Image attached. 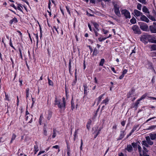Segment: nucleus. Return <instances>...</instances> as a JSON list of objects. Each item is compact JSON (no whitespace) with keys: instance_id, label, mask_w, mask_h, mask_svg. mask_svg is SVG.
Instances as JSON below:
<instances>
[{"instance_id":"obj_1","label":"nucleus","mask_w":156,"mask_h":156,"mask_svg":"<svg viewBox=\"0 0 156 156\" xmlns=\"http://www.w3.org/2000/svg\"><path fill=\"white\" fill-rule=\"evenodd\" d=\"M54 105H57L58 108L62 110H64L66 108V102L65 99L64 97L62 98V101L61 102V100L58 99L57 97H55L54 101Z\"/></svg>"},{"instance_id":"obj_2","label":"nucleus","mask_w":156,"mask_h":156,"mask_svg":"<svg viewBox=\"0 0 156 156\" xmlns=\"http://www.w3.org/2000/svg\"><path fill=\"white\" fill-rule=\"evenodd\" d=\"M121 14L122 15L125 17L126 19H130L131 15L130 12L127 10L124 9L121 11Z\"/></svg>"},{"instance_id":"obj_3","label":"nucleus","mask_w":156,"mask_h":156,"mask_svg":"<svg viewBox=\"0 0 156 156\" xmlns=\"http://www.w3.org/2000/svg\"><path fill=\"white\" fill-rule=\"evenodd\" d=\"M114 9L116 15L120 17L121 16V14L119 10V5L115 3H113Z\"/></svg>"},{"instance_id":"obj_4","label":"nucleus","mask_w":156,"mask_h":156,"mask_svg":"<svg viewBox=\"0 0 156 156\" xmlns=\"http://www.w3.org/2000/svg\"><path fill=\"white\" fill-rule=\"evenodd\" d=\"M140 28L143 31H147L148 30V26L147 25L144 23L140 22L139 23Z\"/></svg>"},{"instance_id":"obj_5","label":"nucleus","mask_w":156,"mask_h":156,"mask_svg":"<svg viewBox=\"0 0 156 156\" xmlns=\"http://www.w3.org/2000/svg\"><path fill=\"white\" fill-rule=\"evenodd\" d=\"M153 37V35H150L146 33L142 36L141 39L146 41H149V40L152 38Z\"/></svg>"},{"instance_id":"obj_6","label":"nucleus","mask_w":156,"mask_h":156,"mask_svg":"<svg viewBox=\"0 0 156 156\" xmlns=\"http://www.w3.org/2000/svg\"><path fill=\"white\" fill-rule=\"evenodd\" d=\"M132 29L134 31V33L136 34H140V29L137 25H134Z\"/></svg>"},{"instance_id":"obj_7","label":"nucleus","mask_w":156,"mask_h":156,"mask_svg":"<svg viewBox=\"0 0 156 156\" xmlns=\"http://www.w3.org/2000/svg\"><path fill=\"white\" fill-rule=\"evenodd\" d=\"M98 127L97 126H96L94 127L93 128V129H94L96 130V132H94V133H95L96 134V135L95 136L94 138H96L97 136L99 134L100 132L101 131V128H100L98 129Z\"/></svg>"},{"instance_id":"obj_8","label":"nucleus","mask_w":156,"mask_h":156,"mask_svg":"<svg viewBox=\"0 0 156 156\" xmlns=\"http://www.w3.org/2000/svg\"><path fill=\"white\" fill-rule=\"evenodd\" d=\"M140 20L143 21L147 23H148L149 21V20L143 14L141 16L140 18Z\"/></svg>"},{"instance_id":"obj_9","label":"nucleus","mask_w":156,"mask_h":156,"mask_svg":"<svg viewBox=\"0 0 156 156\" xmlns=\"http://www.w3.org/2000/svg\"><path fill=\"white\" fill-rule=\"evenodd\" d=\"M145 138L148 145H152L153 144V142L151 140V139L150 138L149 136H147L145 137Z\"/></svg>"},{"instance_id":"obj_10","label":"nucleus","mask_w":156,"mask_h":156,"mask_svg":"<svg viewBox=\"0 0 156 156\" xmlns=\"http://www.w3.org/2000/svg\"><path fill=\"white\" fill-rule=\"evenodd\" d=\"M150 30L152 33H156V28L153 25L149 26Z\"/></svg>"},{"instance_id":"obj_11","label":"nucleus","mask_w":156,"mask_h":156,"mask_svg":"<svg viewBox=\"0 0 156 156\" xmlns=\"http://www.w3.org/2000/svg\"><path fill=\"white\" fill-rule=\"evenodd\" d=\"M125 131H120V135L119 137V139L121 140L126 135Z\"/></svg>"},{"instance_id":"obj_12","label":"nucleus","mask_w":156,"mask_h":156,"mask_svg":"<svg viewBox=\"0 0 156 156\" xmlns=\"http://www.w3.org/2000/svg\"><path fill=\"white\" fill-rule=\"evenodd\" d=\"M134 12L135 15L137 16H141L143 14L141 12L136 9L134 10Z\"/></svg>"},{"instance_id":"obj_13","label":"nucleus","mask_w":156,"mask_h":156,"mask_svg":"<svg viewBox=\"0 0 156 156\" xmlns=\"http://www.w3.org/2000/svg\"><path fill=\"white\" fill-rule=\"evenodd\" d=\"M26 120H27L28 119H30V120L29 121V122L31 123L32 122L33 115L31 114H29V115H26Z\"/></svg>"},{"instance_id":"obj_14","label":"nucleus","mask_w":156,"mask_h":156,"mask_svg":"<svg viewBox=\"0 0 156 156\" xmlns=\"http://www.w3.org/2000/svg\"><path fill=\"white\" fill-rule=\"evenodd\" d=\"M149 135L150 138H151V140H156V133H150L149 134Z\"/></svg>"},{"instance_id":"obj_15","label":"nucleus","mask_w":156,"mask_h":156,"mask_svg":"<svg viewBox=\"0 0 156 156\" xmlns=\"http://www.w3.org/2000/svg\"><path fill=\"white\" fill-rule=\"evenodd\" d=\"M104 95L105 94H102L100 96L97 98L96 99L97 100V105H98L99 104L101 99L103 98V97L104 96Z\"/></svg>"},{"instance_id":"obj_16","label":"nucleus","mask_w":156,"mask_h":156,"mask_svg":"<svg viewBox=\"0 0 156 156\" xmlns=\"http://www.w3.org/2000/svg\"><path fill=\"white\" fill-rule=\"evenodd\" d=\"M83 87H84V93L85 94L87 95V93L89 92V89L88 88V87L86 84L83 85Z\"/></svg>"},{"instance_id":"obj_17","label":"nucleus","mask_w":156,"mask_h":156,"mask_svg":"<svg viewBox=\"0 0 156 156\" xmlns=\"http://www.w3.org/2000/svg\"><path fill=\"white\" fill-rule=\"evenodd\" d=\"M125 149L129 152H131L133 151V147L130 144L127 145V147Z\"/></svg>"},{"instance_id":"obj_18","label":"nucleus","mask_w":156,"mask_h":156,"mask_svg":"<svg viewBox=\"0 0 156 156\" xmlns=\"http://www.w3.org/2000/svg\"><path fill=\"white\" fill-rule=\"evenodd\" d=\"M143 156H149V155L147 154V153L148 152V151L147 149L145 147H143Z\"/></svg>"},{"instance_id":"obj_19","label":"nucleus","mask_w":156,"mask_h":156,"mask_svg":"<svg viewBox=\"0 0 156 156\" xmlns=\"http://www.w3.org/2000/svg\"><path fill=\"white\" fill-rule=\"evenodd\" d=\"M18 22V20L16 17H14L12 19L10 20L9 23L10 24H12L13 23H16Z\"/></svg>"},{"instance_id":"obj_20","label":"nucleus","mask_w":156,"mask_h":156,"mask_svg":"<svg viewBox=\"0 0 156 156\" xmlns=\"http://www.w3.org/2000/svg\"><path fill=\"white\" fill-rule=\"evenodd\" d=\"M109 100L108 97H107L105 100H103L101 103V104H105V105H107Z\"/></svg>"},{"instance_id":"obj_21","label":"nucleus","mask_w":156,"mask_h":156,"mask_svg":"<svg viewBox=\"0 0 156 156\" xmlns=\"http://www.w3.org/2000/svg\"><path fill=\"white\" fill-rule=\"evenodd\" d=\"M143 11L146 13L149 14L150 12L146 6H144L142 9Z\"/></svg>"},{"instance_id":"obj_22","label":"nucleus","mask_w":156,"mask_h":156,"mask_svg":"<svg viewBox=\"0 0 156 156\" xmlns=\"http://www.w3.org/2000/svg\"><path fill=\"white\" fill-rule=\"evenodd\" d=\"M29 88H27L26 89V97L27 99L29 97L30 94H29Z\"/></svg>"},{"instance_id":"obj_23","label":"nucleus","mask_w":156,"mask_h":156,"mask_svg":"<svg viewBox=\"0 0 156 156\" xmlns=\"http://www.w3.org/2000/svg\"><path fill=\"white\" fill-rule=\"evenodd\" d=\"M93 25H94L95 28L97 31H99V29L98 28L99 25L96 22H94L93 23Z\"/></svg>"},{"instance_id":"obj_24","label":"nucleus","mask_w":156,"mask_h":156,"mask_svg":"<svg viewBox=\"0 0 156 156\" xmlns=\"http://www.w3.org/2000/svg\"><path fill=\"white\" fill-rule=\"evenodd\" d=\"M156 128V125H153L151 126H149L148 128L147 129V130H153L154 129Z\"/></svg>"},{"instance_id":"obj_25","label":"nucleus","mask_w":156,"mask_h":156,"mask_svg":"<svg viewBox=\"0 0 156 156\" xmlns=\"http://www.w3.org/2000/svg\"><path fill=\"white\" fill-rule=\"evenodd\" d=\"M151 51H155L156 50V44H153L150 46Z\"/></svg>"},{"instance_id":"obj_26","label":"nucleus","mask_w":156,"mask_h":156,"mask_svg":"<svg viewBox=\"0 0 156 156\" xmlns=\"http://www.w3.org/2000/svg\"><path fill=\"white\" fill-rule=\"evenodd\" d=\"M139 125H136L133 126V129L131 131L133 133L134 131L136 130L137 128L139 127Z\"/></svg>"},{"instance_id":"obj_27","label":"nucleus","mask_w":156,"mask_h":156,"mask_svg":"<svg viewBox=\"0 0 156 156\" xmlns=\"http://www.w3.org/2000/svg\"><path fill=\"white\" fill-rule=\"evenodd\" d=\"M142 144L147 147H149V145H148L146 140L143 141L142 143Z\"/></svg>"},{"instance_id":"obj_28","label":"nucleus","mask_w":156,"mask_h":156,"mask_svg":"<svg viewBox=\"0 0 156 156\" xmlns=\"http://www.w3.org/2000/svg\"><path fill=\"white\" fill-rule=\"evenodd\" d=\"M147 16L151 20H152L153 21H156V20L155 18L150 15H147Z\"/></svg>"},{"instance_id":"obj_29","label":"nucleus","mask_w":156,"mask_h":156,"mask_svg":"<svg viewBox=\"0 0 156 156\" xmlns=\"http://www.w3.org/2000/svg\"><path fill=\"white\" fill-rule=\"evenodd\" d=\"M34 154H36L37 152L39 151L38 147L37 145L34 146Z\"/></svg>"},{"instance_id":"obj_30","label":"nucleus","mask_w":156,"mask_h":156,"mask_svg":"<svg viewBox=\"0 0 156 156\" xmlns=\"http://www.w3.org/2000/svg\"><path fill=\"white\" fill-rule=\"evenodd\" d=\"M98 50L96 49V48H95L94 49V51H93V55H94L96 56L97 54L98 53Z\"/></svg>"},{"instance_id":"obj_31","label":"nucleus","mask_w":156,"mask_h":156,"mask_svg":"<svg viewBox=\"0 0 156 156\" xmlns=\"http://www.w3.org/2000/svg\"><path fill=\"white\" fill-rule=\"evenodd\" d=\"M105 62V60L104 58L101 59L100 62L99 63V65L100 66H102Z\"/></svg>"},{"instance_id":"obj_32","label":"nucleus","mask_w":156,"mask_h":156,"mask_svg":"<svg viewBox=\"0 0 156 156\" xmlns=\"http://www.w3.org/2000/svg\"><path fill=\"white\" fill-rule=\"evenodd\" d=\"M138 149L140 153V156H143L141 154V151H142V148L140 145H138Z\"/></svg>"},{"instance_id":"obj_33","label":"nucleus","mask_w":156,"mask_h":156,"mask_svg":"<svg viewBox=\"0 0 156 156\" xmlns=\"http://www.w3.org/2000/svg\"><path fill=\"white\" fill-rule=\"evenodd\" d=\"M16 137V135L14 134H13L12 138H11L10 143H12L13 140H14Z\"/></svg>"},{"instance_id":"obj_34","label":"nucleus","mask_w":156,"mask_h":156,"mask_svg":"<svg viewBox=\"0 0 156 156\" xmlns=\"http://www.w3.org/2000/svg\"><path fill=\"white\" fill-rule=\"evenodd\" d=\"M130 22L132 24H135L136 23V20L134 18H133L130 20Z\"/></svg>"},{"instance_id":"obj_35","label":"nucleus","mask_w":156,"mask_h":156,"mask_svg":"<svg viewBox=\"0 0 156 156\" xmlns=\"http://www.w3.org/2000/svg\"><path fill=\"white\" fill-rule=\"evenodd\" d=\"M21 7L22 8H23L21 4H18V7L17 8V9H18V10L20 11L21 12H23V11H22L21 8Z\"/></svg>"},{"instance_id":"obj_36","label":"nucleus","mask_w":156,"mask_h":156,"mask_svg":"<svg viewBox=\"0 0 156 156\" xmlns=\"http://www.w3.org/2000/svg\"><path fill=\"white\" fill-rule=\"evenodd\" d=\"M147 94H144L139 99V101H141V100H142V99L145 98V97H146V96H147Z\"/></svg>"},{"instance_id":"obj_37","label":"nucleus","mask_w":156,"mask_h":156,"mask_svg":"<svg viewBox=\"0 0 156 156\" xmlns=\"http://www.w3.org/2000/svg\"><path fill=\"white\" fill-rule=\"evenodd\" d=\"M48 83L50 85L52 86L53 85V82H52V81L51 80L49 79V78L48 77Z\"/></svg>"},{"instance_id":"obj_38","label":"nucleus","mask_w":156,"mask_h":156,"mask_svg":"<svg viewBox=\"0 0 156 156\" xmlns=\"http://www.w3.org/2000/svg\"><path fill=\"white\" fill-rule=\"evenodd\" d=\"M75 80L73 81V82H72V85L73 86H74L75 85V84L76 83V82L77 79H76V76H75Z\"/></svg>"},{"instance_id":"obj_39","label":"nucleus","mask_w":156,"mask_h":156,"mask_svg":"<svg viewBox=\"0 0 156 156\" xmlns=\"http://www.w3.org/2000/svg\"><path fill=\"white\" fill-rule=\"evenodd\" d=\"M45 125H44V135L45 136H47V131L46 130V128L45 127Z\"/></svg>"},{"instance_id":"obj_40","label":"nucleus","mask_w":156,"mask_h":156,"mask_svg":"<svg viewBox=\"0 0 156 156\" xmlns=\"http://www.w3.org/2000/svg\"><path fill=\"white\" fill-rule=\"evenodd\" d=\"M34 35H35L36 38L37 39V45L38 42V35L37 34H34Z\"/></svg>"},{"instance_id":"obj_41","label":"nucleus","mask_w":156,"mask_h":156,"mask_svg":"<svg viewBox=\"0 0 156 156\" xmlns=\"http://www.w3.org/2000/svg\"><path fill=\"white\" fill-rule=\"evenodd\" d=\"M53 131V134L52 137L53 138H54L56 136L55 130V129H54Z\"/></svg>"},{"instance_id":"obj_42","label":"nucleus","mask_w":156,"mask_h":156,"mask_svg":"<svg viewBox=\"0 0 156 156\" xmlns=\"http://www.w3.org/2000/svg\"><path fill=\"white\" fill-rule=\"evenodd\" d=\"M141 5L140 3H138L137 5V9L140 10H141Z\"/></svg>"},{"instance_id":"obj_43","label":"nucleus","mask_w":156,"mask_h":156,"mask_svg":"<svg viewBox=\"0 0 156 156\" xmlns=\"http://www.w3.org/2000/svg\"><path fill=\"white\" fill-rule=\"evenodd\" d=\"M140 2L144 4H145L146 2L145 0H138Z\"/></svg>"},{"instance_id":"obj_44","label":"nucleus","mask_w":156,"mask_h":156,"mask_svg":"<svg viewBox=\"0 0 156 156\" xmlns=\"http://www.w3.org/2000/svg\"><path fill=\"white\" fill-rule=\"evenodd\" d=\"M106 39H107V38L106 37H105L104 38H98V40L99 41L101 42L103 41H104V40H105Z\"/></svg>"},{"instance_id":"obj_45","label":"nucleus","mask_w":156,"mask_h":156,"mask_svg":"<svg viewBox=\"0 0 156 156\" xmlns=\"http://www.w3.org/2000/svg\"><path fill=\"white\" fill-rule=\"evenodd\" d=\"M51 117V112H49L48 113V116L47 117V119L48 120H50Z\"/></svg>"},{"instance_id":"obj_46","label":"nucleus","mask_w":156,"mask_h":156,"mask_svg":"<svg viewBox=\"0 0 156 156\" xmlns=\"http://www.w3.org/2000/svg\"><path fill=\"white\" fill-rule=\"evenodd\" d=\"M132 145L134 148H136L137 147V144L135 143H132Z\"/></svg>"},{"instance_id":"obj_47","label":"nucleus","mask_w":156,"mask_h":156,"mask_svg":"<svg viewBox=\"0 0 156 156\" xmlns=\"http://www.w3.org/2000/svg\"><path fill=\"white\" fill-rule=\"evenodd\" d=\"M102 31H103L104 34H107L109 32L107 30L104 29H103L102 30Z\"/></svg>"},{"instance_id":"obj_48","label":"nucleus","mask_w":156,"mask_h":156,"mask_svg":"<svg viewBox=\"0 0 156 156\" xmlns=\"http://www.w3.org/2000/svg\"><path fill=\"white\" fill-rule=\"evenodd\" d=\"M43 117L42 115H41L40 117L39 120V122L40 123V124H41L42 120L43 119Z\"/></svg>"},{"instance_id":"obj_49","label":"nucleus","mask_w":156,"mask_h":156,"mask_svg":"<svg viewBox=\"0 0 156 156\" xmlns=\"http://www.w3.org/2000/svg\"><path fill=\"white\" fill-rule=\"evenodd\" d=\"M9 45H10V46L12 47L14 49H15L14 47L12 45V43L11 42V39H10V43H9Z\"/></svg>"},{"instance_id":"obj_50","label":"nucleus","mask_w":156,"mask_h":156,"mask_svg":"<svg viewBox=\"0 0 156 156\" xmlns=\"http://www.w3.org/2000/svg\"><path fill=\"white\" fill-rule=\"evenodd\" d=\"M94 31L95 33L96 36V37L98 36L99 34L97 31L96 30L94 29Z\"/></svg>"},{"instance_id":"obj_51","label":"nucleus","mask_w":156,"mask_h":156,"mask_svg":"<svg viewBox=\"0 0 156 156\" xmlns=\"http://www.w3.org/2000/svg\"><path fill=\"white\" fill-rule=\"evenodd\" d=\"M81 145L80 147V149L81 151H82V146L83 145V142L82 140L81 139Z\"/></svg>"},{"instance_id":"obj_52","label":"nucleus","mask_w":156,"mask_h":156,"mask_svg":"<svg viewBox=\"0 0 156 156\" xmlns=\"http://www.w3.org/2000/svg\"><path fill=\"white\" fill-rule=\"evenodd\" d=\"M127 72V69H125L122 72V74L124 75L125 74H126Z\"/></svg>"},{"instance_id":"obj_53","label":"nucleus","mask_w":156,"mask_h":156,"mask_svg":"<svg viewBox=\"0 0 156 156\" xmlns=\"http://www.w3.org/2000/svg\"><path fill=\"white\" fill-rule=\"evenodd\" d=\"M140 101H139V99H138L137 101L135 103V106H137L139 104Z\"/></svg>"},{"instance_id":"obj_54","label":"nucleus","mask_w":156,"mask_h":156,"mask_svg":"<svg viewBox=\"0 0 156 156\" xmlns=\"http://www.w3.org/2000/svg\"><path fill=\"white\" fill-rule=\"evenodd\" d=\"M71 106H72V110H73V109L74 108L75 105H74V103H73L72 101H71Z\"/></svg>"},{"instance_id":"obj_55","label":"nucleus","mask_w":156,"mask_h":156,"mask_svg":"<svg viewBox=\"0 0 156 156\" xmlns=\"http://www.w3.org/2000/svg\"><path fill=\"white\" fill-rule=\"evenodd\" d=\"M87 47H88L90 49V52H91L93 51V50L92 48L91 47V46L90 45H88L87 46Z\"/></svg>"},{"instance_id":"obj_56","label":"nucleus","mask_w":156,"mask_h":156,"mask_svg":"<svg viewBox=\"0 0 156 156\" xmlns=\"http://www.w3.org/2000/svg\"><path fill=\"white\" fill-rule=\"evenodd\" d=\"M88 26L90 30V31H92V30L91 27V26L90 24V23H88Z\"/></svg>"},{"instance_id":"obj_57","label":"nucleus","mask_w":156,"mask_h":156,"mask_svg":"<svg viewBox=\"0 0 156 156\" xmlns=\"http://www.w3.org/2000/svg\"><path fill=\"white\" fill-rule=\"evenodd\" d=\"M44 152H45V151H40L39 152V153H38L37 155L38 156V155H40L41 154L44 153Z\"/></svg>"},{"instance_id":"obj_58","label":"nucleus","mask_w":156,"mask_h":156,"mask_svg":"<svg viewBox=\"0 0 156 156\" xmlns=\"http://www.w3.org/2000/svg\"><path fill=\"white\" fill-rule=\"evenodd\" d=\"M52 148L56 149H59V146L58 145L54 146L52 147Z\"/></svg>"},{"instance_id":"obj_59","label":"nucleus","mask_w":156,"mask_h":156,"mask_svg":"<svg viewBox=\"0 0 156 156\" xmlns=\"http://www.w3.org/2000/svg\"><path fill=\"white\" fill-rule=\"evenodd\" d=\"M10 6L13 7L16 9H17L16 7L15 6V5L13 4H11Z\"/></svg>"},{"instance_id":"obj_60","label":"nucleus","mask_w":156,"mask_h":156,"mask_svg":"<svg viewBox=\"0 0 156 156\" xmlns=\"http://www.w3.org/2000/svg\"><path fill=\"white\" fill-rule=\"evenodd\" d=\"M66 10H67V12H68L69 13V14H70V12L69 10V8L67 6H66Z\"/></svg>"},{"instance_id":"obj_61","label":"nucleus","mask_w":156,"mask_h":156,"mask_svg":"<svg viewBox=\"0 0 156 156\" xmlns=\"http://www.w3.org/2000/svg\"><path fill=\"white\" fill-rule=\"evenodd\" d=\"M155 117H152V118H149V119H147V121H146V122H148V121H150V120L152 119H154V118H155Z\"/></svg>"},{"instance_id":"obj_62","label":"nucleus","mask_w":156,"mask_h":156,"mask_svg":"<svg viewBox=\"0 0 156 156\" xmlns=\"http://www.w3.org/2000/svg\"><path fill=\"white\" fill-rule=\"evenodd\" d=\"M124 75L122 74V75L119 77V79L120 80L122 79L124 77Z\"/></svg>"},{"instance_id":"obj_63","label":"nucleus","mask_w":156,"mask_h":156,"mask_svg":"<svg viewBox=\"0 0 156 156\" xmlns=\"http://www.w3.org/2000/svg\"><path fill=\"white\" fill-rule=\"evenodd\" d=\"M111 69L114 73H116V71H115L114 68L112 67Z\"/></svg>"},{"instance_id":"obj_64","label":"nucleus","mask_w":156,"mask_h":156,"mask_svg":"<svg viewBox=\"0 0 156 156\" xmlns=\"http://www.w3.org/2000/svg\"><path fill=\"white\" fill-rule=\"evenodd\" d=\"M125 122L124 121H123L122 122H121V124L122 126H124L125 125Z\"/></svg>"}]
</instances>
